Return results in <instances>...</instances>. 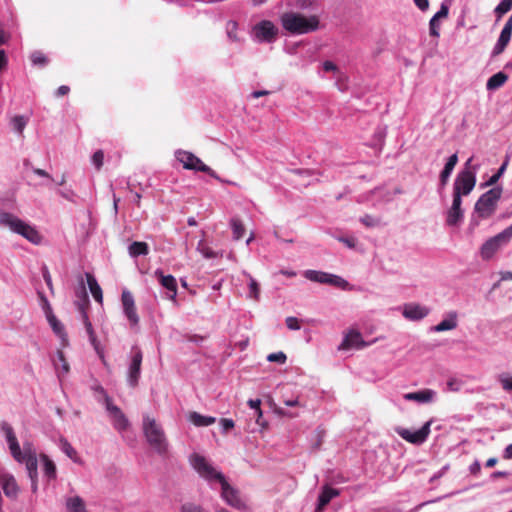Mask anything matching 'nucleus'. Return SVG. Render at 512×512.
Returning a JSON list of instances; mask_svg holds the SVG:
<instances>
[{
  "label": "nucleus",
  "mask_w": 512,
  "mask_h": 512,
  "mask_svg": "<svg viewBox=\"0 0 512 512\" xmlns=\"http://www.w3.org/2000/svg\"><path fill=\"white\" fill-rule=\"evenodd\" d=\"M15 234L21 235L33 244L39 245L44 243L45 237L35 226H9Z\"/></svg>",
  "instance_id": "dca6fc26"
},
{
  "label": "nucleus",
  "mask_w": 512,
  "mask_h": 512,
  "mask_svg": "<svg viewBox=\"0 0 512 512\" xmlns=\"http://www.w3.org/2000/svg\"><path fill=\"white\" fill-rule=\"evenodd\" d=\"M448 16V8L444 5L441 6L440 10L432 17L430 20V35L434 37L439 36V31L434 29V23H436L440 18H446Z\"/></svg>",
  "instance_id": "f704fd0d"
},
{
  "label": "nucleus",
  "mask_w": 512,
  "mask_h": 512,
  "mask_svg": "<svg viewBox=\"0 0 512 512\" xmlns=\"http://www.w3.org/2000/svg\"><path fill=\"white\" fill-rule=\"evenodd\" d=\"M7 58L4 50H0V71L6 66Z\"/></svg>",
  "instance_id": "774afa93"
},
{
  "label": "nucleus",
  "mask_w": 512,
  "mask_h": 512,
  "mask_svg": "<svg viewBox=\"0 0 512 512\" xmlns=\"http://www.w3.org/2000/svg\"><path fill=\"white\" fill-rule=\"evenodd\" d=\"M512 36V15L504 24V27L500 33L497 43L495 44L492 56H498L504 52L506 47L508 46Z\"/></svg>",
  "instance_id": "f3484780"
},
{
  "label": "nucleus",
  "mask_w": 512,
  "mask_h": 512,
  "mask_svg": "<svg viewBox=\"0 0 512 512\" xmlns=\"http://www.w3.org/2000/svg\"><path fill=\"white\" fill-rule=\"evenodd\" d=\"M476 178L473 172L464 170L458 174L454 182L453 194L460 197L468 195L474 188Z\"/></svg>",
  "instance_id": "9b49d317"
},
{
  "label": "nucleus",
  "mask_w": 512,
  "mask_h": 512,
  "mask_svg": "<svg viewBox=\"0 0 512 512\" xmlns=\"http://www.w3.org/2000/svg\"><path fill=\"white\" fill-rule=\"evenodd\" d=\"M123 306V313L130 323L132 328L137 327L139 324V316L136 311L135 301L132 293L128 290H123L121 295Z\"/></svg>",
  "instance_id": "f8f14e48"
},
{
  "label": "nucleus",
  "mask_w": 512,
  "mask_h": 512,
  "mask_svg": "<svg viewBox=\"0 0 512 512\" xmlns=\"http://www.w3.org/2000/svg\"><path fill=\"white\" fill-rule=\"evenodd\" d=\"M414 2L416 6L422 11L426 10L429 6L428 0H414Z\"/></svg>",
  "instance_id": "69168bd1"
},
{
  "label": "nucleus",
  "mask_w": 512,
  "mask_h": 512,
  "mask_svg": "<svg viewBox=\"0 0 512 512\" xmlns=\"http://www.w3.org/2000/svg\"><path fill=\"white\" fill-rule=\"evenodd\" d=\"M461 203H462L461 197L458 194L457 195L453 194L452 206L447 215V224H456L458 221L461 220V218H462Z\"/></svg>",
  "instance_id": "b1692460"
},
{
  "label": "nucleus",
  "mask_w": 512,
  "mask_h": 512,
  "mask_svg": "<svg viewBox=\"0 0 512 512\" xmlns=\"http://www.w3.org/2000/svg\"><path fill=\"white\" fill-rule=\"evenodd\" d=\"M499 382L505 391H512V376L502 374L499 376Z\"/></svg>",
  "instance_id": "c03bdc74"
},
{
  "label": "nucleus",
  "mask_w": 512,
  "mask_h": 512,
  "mask_svg": "<svg viewBox=\"0 0 512 512\" xmlns=\"http://www.w3.org/2000/svg\"><path fill=\"white\" fill-rule=\"evenodd\" d=\"M197 250L203 255V257L207 258V259H212V258H217V257H222L223 253L222 252H216L214 250H212L208 245L207 243L205 242L204 239H201L199 242H198V245H197Z\"/></svg>",
  "instance_id": "72a5a7b5"
},
{
  "label": "nucleus",
  "mask_w": 512,
  "mask_h": 512,
  "mask_svg": "<svg viewBox=\"0 0 512 512\" xmlns=\"http://www.w3.org/2000/svg\"><path fill=\"white\" fill-rule=\"evenodd\" d=\"M285 322L290 330H299L301 328L299 320L296 317H287Z\"/></svg>",
  "instance_id": "09e8293b"
},
{
  "label": "nucleus",
  "mask_w": 512,
  "mask_h": 512,
  "mask_svg": "<svg viewBox=\"0 0 512 512\" xmlns=\"http://www.w3.org/2000/svg\"><path fill=\"white\" fill-rule=\"evenodd\" d=\"M512 238V226H508L499 234L486 240L480 247L479 254L482 260H491L496 253L505 247Z\"/></svg>",
  "instance_id": "39448f33"
},
{
  "label": "nucleus",
  "mask_w": 512,
  "mask_h": 512,
  "mask_svg": "<svg viewBox=\"0 0 512 512\" xmlns=\"http://www.w3.org/2000/svg\"><path fill=\"white\" fill-rule=\"evenodd\" d=\"M105 407L112 419L114 428L116 430H118L119 432L126 430L129 426L128 419L126 418L124 413L121 411V409L112 403V400L110 397L106 398V406Z\"/></svg>",
  "instance_id": "4468645a"
},
{
  "label": "nucleus",
  "mask_w": 512,
  "mask_h": 512,
  "mask_svg": "<svg viewBox=\"0 0 512 512\" xmlns=\"http://www.w3.org/2000/svg\"><path fill=\"white\" fill-rule=\"evenodd\" d=\"M267 360L269 362H277V363H280V364H284L287 360V357H286V354L283 353V352H276V353H271L267 356Z\"/></svg>",
  "instance_id": "a18cd8bd"
},
{
  "label": "nucleus",
  "mask_w": 512,
  "mask_h": 512,
  "mask_svg": "<svg viewBox=\"0 0 512 512\" xmlns=\"http://www.w3.org/2000/svg\"><path fill=\"white\" fill-rule=\"evenodd\" d=\"M502 457L506 460L512 459V444H509L505 447Z\"/></svg>",
  "instance_id": "e2e57ef3"
},
{
  "label": "nucleus",
  "mask_w": 512,
  "mask_h": 512,
  "mask_svg": "<svg viewBox=\"0 0 512 512\" xmlns=\"http://www.w3.org/2000/svg\"><path fill=\"white\" fill-rule=\"evenodd\" d=\"M58 359L61 362V370L63 374H67L69 372V364L66 361L63 352L59 351L57 353Z\"/></svg>",
  "instance_id": "603ef678"
},
{
  "label": "nucleus",
  "mask_w": 512,
  "mask_h": 512,
  "mask_svg": "<svg viewBox=\"0 0 512 512\" xmlns=\"http://www.w3.org/2000/svg\"><path fill=\"white\" fill-rule=\"evenodd\" d=\"M92 390L95 391L96 393H99L103 397L104 404L106 405V398L109 397V395L107 394L105 389L100 384H95L94 386H92Z\"/></svg>",
  "instance_id": "4d7b16f0"
},
{
  "label": "nucleus",
  "mask_w": 512,
  "mask_h": 512,
  "mask_svg": "<svg viewBox=\"0 0 512 512\" xmlns=\"http://www.w3.org/2000/svg\"><path fill=\"white\" fill-rule=\"evenodd\" d=\"M458 326V313L456 311H449L445 318L437 325L431 327L433 332H444L453 330Z\"/></svg>",
  "instance_id": "412c9836"
},
{
  "label": "nucleus",
  "mask_w": 512,
  "mask_h": 512,
  "mask_svg": "<svg viewBox=\"0 0 512 512\" xmlns=\"http://www.w3.org/2000/svg\"><path fill=\"white\" fill-rule=\"evenodd\" d=\"M432 420L427 421L420 429L411 431L409 429H401L398 434L406 441L412 444H422L426 441L430 434V426Z\"/></svg>",
  "instance_id": "ddd939ff"
},
{
  "label": "nucleus",
  "mask_w": 512,
  "mask_h": 512,
  "mask_svg": "<svg viewBox=\"0 0 512 512\" xmlns=\"http://www.w3.org/2000/svg\"><path fill=\"white\" fill-rule=\"evenodd\" d=\"M43 278L50 291L53 292L52 278L47 268L43 269Z\"/></svg>",
  "instance_id": "6e6d98bb"
},
{
  "label": "nucleus",
  "mask_w": 512,
  "mask_h": 512,
  "mask_svg": "<svg viewBox=\"0 0 512 512\" xmlns=\"http://www.w3.org/2000/svg\"><path fill=\"white\" fill-rule=\"evenodd\" d=\"M253 34L257 41L272 43L278 35V28L270 20H262L253 27Z\"/></svg>",
  "instance_id": "9d476101"
},
{
  "label": "nucleus",
  "mask_w": 512,
  "mask_h": 512,
  "mask_svg": "<svg viewBox=\"0 0 512 512\" xmlns=\"http://www.w3.org/2000/svg\"><path fill=\"white\" fill-rule=\"evenodd\" d=\"M180 512H209L204 509L201 505L193 502H186L181 505Z\"/></svg>",
  "instance_id": "58836bf2"
},
{
  "label": "nucleus",
  "mask_w": 512,
  "mask_h": 512,
  "mask_svg": "<svg viewBox=\"0 0 512 512\" xmlns=\"http://www.w3.org/2000/svg\"><path fill=\"white\" fill-rule=\"evenodd\" d=\"M508 80V75L504 72H498L494 75H492L487 83L486 88L487 90H496L500 87H502Z\"/></svg>",
  "instance_id": "c85d7f7f"
},
{
  "label": "nucleus",
  "mask_w": 512,
  "mask_h": 512,
  "mask_svg": "<svg viewBox=\"0 0 512 512\" xmlns=\"http://www.w3.org/2000/svg\"><path fill=\"white\" fill-rule=\"evenodd\" d=\"M0 481L4 494L9 498H16L19 492V487L12 474L0 473Z\"/></svg>",
  "instance_id": "6ab92c4d"
},
{
  "label": "nucleus",
  "mask_w": 512,
  "mask_h": 512,
  "mask_svg": "<svg viewBox=\"0 0 512 512\" xmlns=\"http://www.w3.org/2000/svg\"><path fill=\"white\" fill-rule=\"evenodd\" d=\"M366 346V343L362 339V335L360 332L352 330L346 334L342 343L339 346L340 350H347L350 348H363Z\"/></svg>",
  "instance_id": "aec40b11"
},
{
  "label": "nucleus",
  "mask_w": 512,
  "mask_h": 512,
  "mask_svg": "<svg viewBox=\"0 0 512 512\" xmlns=\"http://www.w3.org/2000/svg\"><path fill=\"white\" fill-rule=\"evenodd\" d=\"M88 337H89V341H90L91 345L93 346L94 350L97 352V354L100 357H103V353H102V350L100 348V343L97 340L96 334L94 333L92 335H89Z\"/></svg>",
  "instance_id": "3c124183"
},
{
  "label": "nucleus",
  "mask_w": 512,
  "mask_h": 512,
  "mask_svg": "<svg viewBox=\"0 0 512 512\" xmlns=\"http://www.w3.org/2000/svg\"><path fill=\"white\" fill-rule=\"evenodd\" d=\"M66 512H88L85 501L78 495L65 498Z\"/></svg>",
  "instance_id": "393cba45"
},
{
  "label": "nucleus",
  "mask_w": 512,
  "mask_h": 512,
  "mask_svg": "<svg viewBox=\"0 0 512 512\" xmlns=\"http://www.w3.org/2000/svg\"><path fill=\"white\" fill-rule=\"evenodd\" d=\"M312 5V0H296V6L298 8H308Z\"/></svg>",
  "instance_id": "0e129e2a"
},
{
  "label": "nucleus",
  "mask_w": 512,
  "mask_h": 512,
  "mask_svg": "<svg viewBox=\"0 0 512 512\" xmlns=\"http://www.w3.org/2000/svg\"><path fill=\"white\" fill-rule=\"evenodd\" d=\"M190 463L197 473L206 480L211 486L215 483L221 486V497L231 507L242 510L245 503L239 496L238 490L233 488L227 481L225 475L218 471L204 456L193 454L190 457Z\"/></svg>",
  "instance_id": "f03ea898"
},
{
  "label": "nucleus",
  "mask_w": 512,
  "mask_h": 512,
  "mask_svg": "<svg viewBox=\"0 0 512 512\" xmlns=\"http://www.w3.org/2000/svg\"><path fill=\"white\" fill-rule=\"evenodd\" d=\"M248 404L252 409L256 410L259 416L262 415V411L260 409L261 401L259 399H250Z\"/></svg>",
  "instance_id": "5fc2aeb1"
},
{
  "label": "nucleus",
  "mask_w": 512,
  "mask_h": 512,
  "mask_svg": "<svg viewBox=\"0 0 512 512\" xmlns=\"http://www.w3.org/2000/svg\"><path fill=\"white\" fill-rule=\"evenodd\" d=\"M501 194L502 188L500 187H494L482 194L475 204V212L482 218L490 216L494 212Z\"/></svg>",
  "instance_id": "423d86ee"
},
{
  "label": "nucleus",
  "mask_w": 512,
  "mask_h": 512,
  "mask_svg": "<svg viewBox=\"0 0 512 512\" xmlns=\"http://www.w3.org/2000/svg\"><path fill=\"white\" fill-rule=\"evenodd\" d=\"M104 153L102 150H97L92 156V163L97 170H100L103 166Z\"/></svg>",
  "instance_id": "37998d69"
},
{
  "label": "nucleus",
  "mask_w": 512,
  "mask_h": 512,
  "mask_svg": "<svg viewBox=\"0 0 512 512\" xmlns=\"http://www.w3.org/2000/svg\"><path fill=\"white\" fill-rule=\"evenodd\" d=\"M449 466L448 465H445L443 466L437 473H435L431 478H430V482H434L436 480H438L439 478H441L445 473L446 471L448 470Z\"/></svg>",
  "instance_id": "13d9d810"
},
{
  "label": "nucleus",
  "mask_w": 512,
  "mask_h": 512,
  "mask_svg": "<svg viewBox=\"0 0 512 512\" xmlns=\"http://www.w3.org/2000/svg\"><path fill=\"white\" fill-rule=\"evenodd\" d=\"M430 308L419 303L404 304L402 315L410 321H420L430 314Z\"/></svg>",
  "instance_id": "2eb2a0df"
},
{
  "label": "nucleus",
  "mask_w": 512,
  "mask_h": 512,
  "mask_svg": "<svg viewBox=\"0 0 512 512\" xmlns=\"http://www.w3.org/2000/svg\"><path fill=\"white\" fill-rule=\"evenodd\" d=\"M31 60L35 65H45L48 62L47 57L42 52H34L31 56Z\"/></svg>",
  "instance_id": "49530a36"
},
{
  "label": "nucleus",
  "mask_w": 512,
  "mask_h": 512,
  "mask_svg": "<svg viewBox=\"0 0 512 512\" xmlns=\"http://www.w3.org/2000/svg\"><path fill=\"white\" fill-rule=\"evenodd\" d=\"M86 279H87V284H88V287L90 289L92 296L94 297V299L97 302L102 303V300H103L102 289H101L100 285L98 284L97 280L90 273H86Z\"/></svg>",
  "instance_id": "cd10ccee"
},
{
  "label": "nucleus",
  "mask_w": 512,
  "mask_h": 512,
  "mask_svg": "<svg viewBox=\"0 0 512 512\" xmlns=\"http://www.w3.org/2000/svg\"><path fill=\"white\" fill-rule=\"evenodd\" d=\"M512 280V271H501L500 272V281H511Z\"/></svg>",
  "instance_id": "338daca9"
},
{
  "label": "nucleus",
  "mask_w": 512,
  "mask_h": 512,
  "mask_svg": "<svg viewBox=\"0 0 512 512\" xmlns=\"http://www.w3.org/2000/svg\"><path fill=\"white\" fill-rule=\"evenodd\" d=\"M512 9V0H501V2L496 6L494 12L498 19H500L504 14L509 12Z\"/></svg>",
  "instance_id": "c9c22d12"
},
{
  "label": "nucleus",
  "mask_w": 512,
  "mask_h": 512,
  "mask_svg": "<svg viewBox=\"0 0 512 512\" xmlns=\"http://www.w3.org/2000/svg\"><path fill=\"white\" fill-rule=\"evenodd\" d=\"M340 491L325 485L318 497L317 510L321 511L334 497H337Z\"/></svg>",
  "instance_id": "a878e982"
},
{
  "label": "nucleus",
  "mask_w": 512,
  "mask_h": 512,
  "mask_svg": "<svg viewBox=\"0 0 512 512\" xmlns=\"http://www.w3.org/2000/svg\"><path fill=\"white\" fill-rule=\"evenodd\" d=\"M323 69L326 72H334L337 70V66L332 61H325L323 63Z\"/></svg>",
  "instance_id": "052dcab7"
},
{
  "label": "nucleus",
  "mask_w": 512,
  "mask_h": 512,
  "mask_svg": "<svg viewBox=\"0 0 512 512\" xmlns=\"http://www.w3.org/2000/svg\"><path fill=\"white\" fill-rule=\"evenodd\" d=\"M39 297H40L41 306H42L43 311L45 312V315L47 316L49 314H52L53 310H52V307H51L48 299L46 298V296L43 293L39 292Z\"/></svg>",
  "instance_id": "de8ad7c7"
},
{
  "label": "nucleus",
  "mask_w": 512,
  "mask_h": 512,
  "mask_svg": "<svg viewBox=\"0 0 512 512\" xmlns=\"http://www.w3.org/2000/svg\"><path fill=\"white\" fill-rule=\"evenodd\" d=\"M0 430L4 434L12 458L19 464H24L31 481V489H38V458L37 451L30 441H24L22 447L15 435L13 427L6 421L0 423Z\"/></svg>",
  "instance_id": "f257e3e1"
},
{
  "label": "nucleus",
  "mask_w": 512,
  "mask_h": 512,
  "mask_svg": "<svg viewBox=\"0 0 512 512\" xmlns=\"http://www.w3.org/2000/svg\"><path fill=\"white\" fill-rule=\"evenodd\" d=\"M80 294L83 297V302H76V305L81 313V318H82L83 324H84L86 332L89 336V335L94 334L95 332H94L92 323L89 320L88 314L86 312V305L88 304V297H87V293L85 291L84 285H82Z\"/></svg>",
  "instance_id": "5701e85b"
},
{
  "label": "nucleus",
  "mask_w": 512,
  "mask_h": 512,
  "mask_svg": "<svg viewBox=\"0 0 512 512\" xmlns=\"http://www.w3.org/2000/svg\"><path fill=\"white\" fill-rule=\"evenodd\" d=\"M26 124L27 120L23 116L18 115L12 119L13 129L19 134L23 133Z\"/></svg>",
  "instance_id": "a19ab883"
},
{
  "label": "nucleus",
  "mask_w": 512,
  "mask_h": 512,
  "mask_svg": "<svg viewBox=\"0 0 512 512\" xmlns=\"http://www.w3.org/2000/svg\"><path fill=\"white\" fill-rule=\"evenodd\" d=\"M481 470V465H480V462L478 460H475L470 466H469V471L471 474H478Z\"/></svg>",
  "instance_id": "bf43d9fd"
},
{
  "label": "nucleus",
  "mask_w": 512,
  "mask_h": 512,
  "mask_svg": "<svg viewBox=\"0 0 512 512\" xmlns=\"http://www.w3.org/2000/svg\"><path fill=\"white\" fill-rule=\"evenodd\" d=\"M457 162H458L457 154H453L448 158V161L446 162L444 169L442 170V172L440 174V180H441L442 184H446V182H447L448 178L450 177Z\"/></svg>",
  "instance_id": "473e14b6"
},
{
  "label": "nucleus",
  "mask_w": 512,
  "mask_h": 512,
  "mask_svg": "<svg viewBox=\"0 0 512 512\" xmlns=\"http://www.w3.org/2000/svg\"><path fill=\"white\" fill-rule=\"evenodd\" d=\"M0 224L4 225V224H24V223L21 220H19L16 216H14L10 213L1 212L0 213Z\"/></svg>",
  "instance_id": "ea45409f"
},
{
  "label": "nucleus",
  "mask_w": 512,
  "mask_h": 512,
  "mask_svg": "<svg viewBox=\"0 0 512 512\" xmlns=\"http://www.w3.org/2000/svg\"><path fill=\"white\" fill-rule=\"evenodd\" d=\"M128 253L131 257L146 256L149 253V247L146 242H132L128 246Z\"/></svg>",
  "instance_id": "7c9ffc66"
},
{
  "label": "nucleus",
  "mask_w": 512,
  "mask_h": 512,
  "mask_svg": "<svg viewBox=\"0 0 512 512\" xmlns=\"http://www.w3.org/2000/svg\"><path fill=\"white\" fill-rule=\"evenodd\" d=\"M59 447L61 451L69 457L73 462L80 463V459L78 457L77 451L73 448V446L70 444V442L64 438L61 437L59 439Z\"/></svg>",
  "instance_id": "2f4dec72"
},
{
  "label": "nucleus",
  "mask_w": 512,
  "mask_h": 512,
  "mask_svg": "<svg viewBox=\"0 0 512 512\" xmlns=\"http://www.w3.org/2000/svg\"><path fill=\"white\" fill-rule=\"evenodd\" d=\"M69 92H70V88H69V86H67V85H62V86H60V87L57 89V91H56V96H57V97H62V96L67 95Z\"/></svg>",
  "instance_id": "680f3d73"
},
{
  "label": "nucleus",
  "mask_w": 512,
  "mask_h": 512,
  "mask_svg": "<svg viewBox=\"0 0 512 512\" xmlns=\"http://www.w3.org/2000/svg\"><path fill=\"white\" fill-rule=\"evenodd\" d=\"M143 354L138 346L131 348L130 363L127 371V382L130 387H136L141 374Z\"/></svg>",
  "instance_id": "1a4fd4ad"
},
{
  "label": "nucleus",
  "mask_w": 512,
  "mask_h": 512,
  "mask_svg": "<svg viewBox=\"0 0 512 512\" xmlns=\"http://www.w3.org/2000/svg\"><path fill=\"white\" fill-rule=\"evenodd\" d=\"M40 460L43 465V474L50 481L56 479L57 470L55 463L46 455L41 454Z\"/></svg>",
  "instance_id": "bb28decb"
},
{
  "label": "nucleus",
  "mask_w": 512,
  "mask_h": 512,
  "mask_svg": "<svg viewBox=\"0 0 512 512\" xmlns=\"http://www.w3.org/2000/svg\"><path fill=\"white\" fill-rule=\"evenodd\" d=\"M220 426L223 433H227L230 429L234 427V421L228 418H222L220 420Z\"/></svg>",
  "instance_id": "8fccbe9b"
},
{
  "label": "nucleus",
  "mask_w": 512,
  "mask_h": 512,
  "mask_svg": "<svg viewBox=\"0 0 512 512\" xmlns=\"http://www.w3.org/2000/svg\"><path fill=\"white\" fill-rule=\"evenodd\" d=\"M189 421L197 427H206L215 423V417L203 416L198 412H191L188 417Z\"/></svg>",
  "instance_id": "c756f323"
},
{
  "label": "nucleus",
  "mask_w": 512,
  "mask_h": 512,
  "mask_svg": "<svg viewBox=\"0 0 512 512\" xmlns=\"http://www.w3.org/2000/svg\"><path fill=\"white\" fill-rule=\"evenodd\" d=\"M260 288L258 282L251 276H249V297L258 299Z\"/></svg>",
  "instance_id": "79ce46f5"
},
{
  "label": "nucleus",
  "mask_w": 512,
  "mask_h": 512,
  "mask_svg": "<svg viewBox=\"0 0 512 512\" xmlns=\"http://www.w3.org/2000/svg\"><path fill=\"white\" fill-rule=\"evenodd\" d=\"M245 226H233V239L240 240L245 234Z\"/></svg>",
  "instance_id": "864d4df0"
},
{
  "label": "nucleus",
  "mask_w": 512,
  "mask_h": 512,
  "mask_svg": "<svg viewBox=\"0 0 512 512\" xmlns=\"http://www.w3.org/2000/svg\"><path fill=\"white\" fill-rule=\"evenodd\" d=\"M436 397V392L432 389H423L416 392L404 394V399L408 401H415L418 403L433 402Z\"/></svg>",
  "instance_id": "4be33fe9"
},
{
  "label": "nucleus",
  "mask_w": 512,
  "mask_h": 512,
  "mask_svg": "<svg viewBox=\"0 0 512 512\" xmlns=\"http://www.w3.org/2000/svg\"><path fill=\"white\" fill-rule=\"evenodd\" d=\"M176 159L182 163L183 167L187 170H195L207 173L211 177L217 178V175L214 170H212L209 166L204 164L200 158L195 156L193 153L178 150L175 154Z\"/></svg>",
  "instance_id": "0eeeda50"
},
{
  "label": "nucleus",
  "mask_w": 512,
  "mask_h": 512,
  "mask_svg": "<svg viewBox=\"0 0 512 512\" xmlns=\"http://www.w3.org/2000/svg\"><path fill=\"white\" fill-rule=\"evenodd\" d=\"M143 431L148 443L159 453L164 454L167 452V441L162 427L156 423L155 419L144 416L143 417Z\"/></svg>",
  "instance_id": "20e7f679"
},
{
  "label": "nucleus",
  "mask_w": 512,
  "mask_h": 512,
  "mask_svg": "<svg viewBox=\"0 0 512 512\" xmlns=\"http://www.w3.org/2000/svg\"><path fill=\"white\" fill-rule=\"evenodd\" d=\"M154 275L159 280L161 285L167 289L168 298L171 300H175L177 295V282L175 277L172 275H165L163 271L160 269H157L154 272Z\"/></svg>",
  "instance_id": "a211bd4d"
},
{
  "label": "nucleus",
  "mask_w": 512,
  "mask_h": 512,
  "mask_svg": "<svg viewBox=\"0 0 512 512\" xmlns=\"http://www.w3.org/2000/svg\"><path fill=\"white\" fill-rule=\"evenodd\" d=\"M280 22L285 31L293 35L307 34L319 28V18L316 15L306 17L298 12H285L280 16Z\"/></svg>",
  "instance_id": "7ed1b4c3"
},
{
  "label": "nucleus",
  "mask_w": 512,
  "mask_h": 512,
  "mask_svg": "<svg viewBox=\"0 0 512 512\" xmlns=\"http://www.w3.org/2000/svg\"><path fill=\"white\" fill-rule=\"evenodd\" d=\"M46 318H47L50 326L52 327L53 331L56 334L60 335L63 332L64 327H63L62 323L56 318L54 313L47 315Z\"/></svg>",
  "instance_id": "4c0bfd02"
},
{
  "label": "nucleus",
  "mask_w": 512,
  "mask_h": 512,
  "mask_svg": "<svg viewBox=\"0 0 512 512\" xmlns=\"http://www.w3.org/2000/svg\"><path fill=\"white\" fill-rule=\"evenodd\" d=\"M304 277L312 282L328 284L342 289H347L349 286L348 281L344 278L323 271L306 270L304 271Z\"/></svg>",
  "instance_id": "6e6552de"
},
{
  "label": "nucleus",
  "mask_w": 512,
  "mask_h": 512,
  "mask_svg": "<svg viewBox=\"0 0 512 512\" xmlns=\"http://www.w3.org/2000/svg\"><path fill=\"white\" fill-rule=\"evenodd\" d=\"M339 242L343 243L346 247L353 249L357 245V238L353 235H334L332 234Z\"/></svg>",
  "instance_id": "e433bc0d"
}]
</instances>
